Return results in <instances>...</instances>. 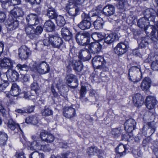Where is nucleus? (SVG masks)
<instances>
[{"label": "nucleus", "instance_id": "f257e3e1", "mask_svg": "<svg viewBox=\"0 0 158 158\" xmlns=\"http://www.w3.org/2000/svg\"><path fill=\"white\" fill-rule=\"evenodd\" d=\"M144 16L139 19L137 22V25L139 27L143 28L147 34H149L150 32L148 31L149 29H151L152 26L149 25V21L154 22L156 17V11L152 9H148L145 10L143 12Z\"/></svg>", "mask_w": 158, "mask_h": 158}, {"label": "nucleus", "instance_id": "f03ea898", "mask_svg": "<svg viewBox=\"0 0 158 158\" xmlns=\"http://www.w3.org/2000/svg\"><path fill=\"white\" fill-rule=\"evenodd\" d=\"M152 27L151 29H148V31L150 32L149 33H150L151 37L147 36L141 38L139 45L141 48L145 47L148 44L151 43L152 41L156 42L158 41V28L156 29L153 26Z\"/></svg>", "mask_w": 158, "mask_h": 158}, {"label": "nucleus", "instance_id": "7ed1b4c3", "mask_svg": "<svg viewBox=\"0 0 158 158\" xmlns=\"http://www.w3.org/2000/svg\"><path fill=\"white\" fill-rule=\"evenodd\" d=\"M48 38L43 40L45 46H48L50 44L54 48H60L63 45V40L58 35H49Z\"/></svg>", "mask_w": 158, "mask_h": 158}, {"label": "nucleus", "instance_id": "20e7f679", "mask_svg": "<svg viewBox=\"0 0 158 158\" xmlns=\"http://www.w3.org/2000/svg\"><path fill=\"white\" fill-rule=\"evenodd\" d=\"M128 75L129 80L133 83H136L140 81L142 78L140 66L138 65L131 67L129 69Z\"/></svg>", "mask_w": 158, "mask_h": 158}, {"label": "nucleus", "instance_id": "39448f33", "mask_svg": "<svg viewBox=\"0 0 158 158\" xmlns=\"http://www.w3.org/2000/svg\"><path fill=\"white\" fill-rule=\"evenodd\" d=\"M90 35L88 32H78L76 35V39L77 43L80 45L86 46L90 42Z\"/></svg>", "mask_w": 158, "mask_h": 158}, {"label": "nucleus", "instance_id": "423d86ee", "mask_svg": "<svg viewBox=\"0 0 158 158\" xmlns=\"http://www.w3.org/2000/svg\"><path fill=\"white\" fill-rule=\"evenodd\" d=\"M93 66L94 68L108 71V69L105 66L106 61L103 57L98 56H95L92 60Z\"/></svg>", "mask_w": 158, "mask_h": 158}, {"label": "nucleus", "instance_id": "0eeeda50", "mask_svg": "<svg viewBox=\"0 0 158 158\" xmlns=\"http://www.w3.org/2000/svg\"><path fill=\"white\" fill-rule=\"evenodd\" d=\"M31 147L35 150H42L44 151H49L50 148L48 144H46L44 140H37L33 141L31 143Z\"/></svg>", "mask_w": 158, "mask_h": 158}, {"label": "nucleus", "instance_id": "6e6552de", "mask_svg": "<svg viewBox=\"0 0 158 158\" xmlns=\"http://www.w3.org/2000/svg\"><path fill=\"white\" fill-rule=\"evenodd\" d=\"M155 56L153 53H151L148 56V61H152L151 68L152 70L155 71L158 70V48H156L154 52ZM149 62H150L149 61Z\"/></svg>", "mask_w": 158, "mask_h": 158}, {"label": "nucleus", "instance_id": "1a4fd4ad", "mask_svg": "<svg viewBox=\"0 0 158 158\" xmlns=\"http://www.w3.org/2000/svg\"><path fill=\"white\" fill-rule=\"evenodd\" d=\"M30 67L33 69V70H36L40 74H46L48 73L50 71L49 65L44 61L41 62L37 67L34 65L32 67H31V66Z\"/></svg>", "mask_w": 158, "mask_h": 158}, {"label": "nucleus", "instance_id": "9d476101", "mask_svg": "<svg viewBox=\"0 0 158 158\" xmlns=\"http://www.w3.org/2000/svg\"><path fill=\"white\" fill-rule=\"evenodd\" d=\"M16 64L15 61L10 58L4 57L0 60V66L2 69H10Z\"/></svg>", "mask_w": 158, "mask_h": 158}, {"label": "nucleus", "instance_id": "9b49d317", "mask_svg": "<svg viewBox=\"0 0 158 158\" xmlns=\"http://www.w3.org/2000/svg\"><path fill=\"white\" fill-rule=\"evenodd\" d=\"M6 25L8 30H13L18 27L19 22L16 18L9 16V17L6 23Z\"/></svg>", "mask_w": 158, "mask_h": 158}, {"label": "nucleus", "instance_id": "f8f14e48", "mask_svg": "<svg viewBox=\"0 0 158 158\" xmlns=\"http://www.w3.org/2000/svg\"><path fill=\"white\" fill-rule=\"evenodd\" d=\"M31 54V50L25 46H22L19 49V56L22 60L26 59Z\"/></svg>", "mask_w": 158, "mask_h": 158}, {"label": "nucleus", "instance_id": "ddd939ff", "mask_svg": "<svg viewBox=\"0 0 158 158\" xmlns=\"http://www.w3.org/2000/svg\"><path fill=\"white\" fill-rule=\"evenodd\" d=\"M65 79L68 86L71 88L74 89L78 86V81L75 76L71 74H68L65 77Z\"/></svg>", "mask_w": 158, "mask_h": 158}, {"label": "nucleus", "instance_id": "4468645a", "mask_svg": "<svg viewBox=\"0 0 158 158\" xmlns=\"http://www.w3.org/2000/svg\"><path fill=\"white\" fill-rule=\"evenodd\" d=\"M63 114L66 118H71L76 115V110L75 109L71 106L66 107L64 110Z\"/></svg>", "mask_w": 158, "mask_h": 158}, {"label": "nucleus", "instance_id": "2eb2a0df", "mask_svg": "<svg viewBox=\"0 0 158 158\" xmlns=\"http://www.w3.org/2000/svg\"><path fill=\"white\" fill-rule=\"evenodd\" d=\"M136 123L132 119H129L127 120L124 123V128L125 131L128 132H131L136 127Z\"/></svg>", "mask_w": 158, "mask_h": 158}, {"label": "nucleus", "instance_id": "dca6fc26", "mask_svg": "<svg viewBox=\"0 0 158 158\" xmlns=\"http://www.w3.org/2000/svg\"><path fill=\"white\" fill-rule=\"evenodd\" d=\"M26 20L29 25H35L39 23L38 16L35 14H31L28 15L26 18Z\"/></svg>", "mask_w": 158, "mask_h": 158}, {"label": "nucleus", "instance_id": "f3484780", "mask_svg": "<svg viewBox=\"0 0 158 158\" xmlns=\"http://www.w3.org/2000/svg\"><path fill=\"white\" fill-rule=\"evenodd\" d=\"M6 75L8 80L14 82L16 81L19 77L18 72L14 70L9 69L6 73Z\"/></svg>", "mask_w": 158, "mask_h": 158}, {"label": "nucleus", "instance_id": "a211bd4d", "mask_svg": "<svg viewBox=\"0 0 158 158\" xmlns=\"http://www.w3.org/2000/svg\"><path fill=\"white\" fill-rule=\"evenodd\" d=\"M115 8L114 6L108 5L105 6L102 9V14L106 16L110 17L115 13Z\"/></svg>", "mask_w": 158, "mask_h": 158}, {"label": "nucleus", "instance_id": "6ab92c4d", "mask_svg": "<svg viewBox=\"0 0 158 158\" xmlns=\"http://www.w3.org/2000/svg\"><path fill=\"white\" fill-rule=\"evenodd\" d=\"M88 45L90 51L92 53H98L101 50L102 45L98 42H92Z\"/></svg>", "mask_w": 158, "mask_h": 158}, {"label": "nucleus", "instance_id": "aec40b11", "mask_svg": "<svg viewBox=\"0 0 158 158\" xmlns=\"http://www.w3.org/2000/svg\"><path fill=\"white\" fill-rule=\"evenodd\" d=\"M78 57L81 60L86 61L90 60L91 56L88 49H83L79 52Z\"/></svg>", "mask_w": 158, "mask_h": 158}, {"label": "nucleus", "instance_id": "412c9836", "mask_svg": "<svg viewBox=\"0 0 158 158\" xmlns=\"http://www.w3.org/2000/svg\"><path fill=\"white\" fill-rule=\"evenodd\" d=\"M24 15V12L22 8L19 7L18 6L13 7L12 10H11L10 12L9 16H10L13 18L22 17Z\"/></svg>", "mask_w": 158, "mask_h": 158}, {"label": "nucleus", "instance_id": "4be33fe9", "mask_svg": "<svg viewBox=\"0 0 158 158\" xmlns=\"http://www.w3.org/2000/svg\"><path fill=\"white\" fill-rule=\"evenodd\" d=\"M115 53L118 55L123 54L127 51V46L123 43H120L117 44L114 48Z\"/></svg>", "mask_w": 158, "mask_h": 158}, {"label": "nucleus", "instance_id": "5701e85b", "mask_svg": "<svg viewBox=\"0 0 158 158\" xmlns=\"http://www.w3.org/2000/svg\"><path fill=\"white\" fill-rule=\"evenodd\" d=\"M156 104L155 98L152 96H148L146 98L145 105L149 109H152L154 108Z\"/></svg>", "mask_w": 158, "mask_h": 158}, {"label": "nucleus", "instance_id": "b1692460", "mask_svg": "<svg viewBox=\"0 0 158 158\" xmlns=\"http://www.w3.org/2000/svg\"><path fill=\"white\" fill-rule=\"evenodd\" d=\"M40 136L41 139L47 143H51L54 139V137L53 135L44 131L41 132Z\"/></svg>", "mask_w": 158, "mask_h": 158}, {"label": "nucleus", "instance_id": "393cba45", "mask_svg": "<svg viewBox=\"0 0 158 158\" xmlns=\"http://www.w3.org/2000/svg\"><path fill=\"white\" fill-rule=\"evenodd\" d=\"M133 101L135 105L137 107L141 106L143 103V96L138 93L133 95Z\"/></svg>", "mask_w": 158, "mask_h": 158}, {"label": "nucleus", "instance_id": "a878e982", "mask_svg": "<svg viewBox=\"0 0 158 158\" xmlns=\"http://www.w3.org/2000/svg\"><path fill=\"white\" fill-rule=\"evenodd\" d=\"M33 26L29 25L25 27V31L27 35L31 39H35L34 28Z\"/></svg>", "mask_w": 158, "mask_h": 158}, {"label": "nucleus", "instance_id": "bb28decb", "mask_svg": "<svg viewBox=\"0 0 158 158\" xmlns=\"http://www.w3.org/2000/svg\"><path fill=\"white\" fill-rule=\"evenodd\" d=\"M151 83V80L148 77H145L143 80L141 85V87L143 90H147L149 88Z\"/></svg>", "mask_w": 158, "mask_h": 158}, {"label": "nucleus", "instance_id": "cd10ccee", "mask_svg": "<svg viewBox=\"0 0 158 158\" xmlns=\"http://www.w3.org/2000/svg\"><path fill=\"white\" fill-rule=\"evenodd\" d=\"M102 152V150L99 149L95 146H92L88 148L87 151L88 155L90 156L94 155L95 153L101 154Z\"/></svg>", "mask_w": 158, "mask_h": 158}, {"label": "nucleus", "instance_id": "c85d7f7f", "mask_svg": "<svg viewBox=\"0 0 158 158\" xmlns=\"http://www.w3.org/2000/svg\"><path fill=\"white\" fill-rule=\"evenodd\" d=\"M126 150L125 146L123 144H120L115 148V151L117 153V155L120 157L125 155Z\"/></svg>", "mask_w": 158, "mask_h": 158}, {"label": "nucleus", "instance_id": "c756f323", "mask_svg": "<svg viewBox=\"0 0 158 158\" xmlns=\"http://www.w3.org/2000/svg\"><path fill=\"white\" fill-rule=\"evenodd\" d=\"M46 15L51 19H56L58 15L54 8L52 7L49 8L47 10Z\"/></svg>", "mask_w": 158, "mask_h": 158}, {"label": "nucleus", "instance_id": "7c9ffc66", "mask_svg": "<svg viewBox=\"0 0 158 158\" xmlns=\"http://www.w3.org/2000/svg\"><path fill=\"white\" fill-rule=\"evenodd\" d=\"M44 27L46 31L51 32L54 31L55 29V25L52 22L49 20L45 23Z\"/></svg>", "mask_w": 158, "mask_h": 158}, {"label": "nucleus", "instance_id": "2f4dec72", "mask_svg": "<svg viewBox=\"0 0 158 158\" xmlns=\"http://www.w3.org/2000/svg\"><path fill=\"white\" fill-rule=\"evenodd\" d=\"M117 35L115 33H111L108 35L105 38V42L108 44H110L113 43L115 40Z\"/></svg>", "mask_w": 158, "mask_h": 158}, {"label": "nucleus", "instance_id": "473e14b6", "mask_svg": "<svg viewBox=\"0 0 158 158\" xmlns=\"http://www.w3.org/2000/svg\"><path fill=\"white\" fill-rule=\"evenodd\" d=\"M91 26L90 21H81L78 25V27L81 29L85 30L89 29Z\"/></svg>", "mask_w": 158, "mask_h": 158}, {"label": "nucleus", "instance_id": "72a5a7b5", "mask_svg": "<svg viewBox=\"0 0 158 158\" xmlns=\"http://www.w3.org/2000/svg\"><path fill=\"white\" fill-rule=\"evenodd\" d=\"M1 5L3 9L9 10L13 7V6L9 0H0Z\"/></svg>", "mask_w": 158, "mask_h": 158}, {"label": "nucleus", "instance_id": "f704fd0d", "mask_svg": "<svg viewBox=\"0 0 158 158\" xmlns=\"http://www.w3.org/2000/svg\"><path fill=\"white\" fill-rule=\"evenodd\" d=\"M19 93V89L18 85L15 83H13L10 91V94L12 96L15 97L18 96Z\"/></svg>", "mask_w": 158, "mask_h": 158}, {"label": "nucleus", "instance_id": "c9c22d12", "mask_svg": "<svg viewBox=\"0 0 158 158\" xmlns=\"http://www.w3.org/2000/svg\"><path fill=\"white\" fill-rule=\"evenodd\" d=\"M8 136L5 132L0 131V146H4L6 144Z\"/></svg>", "mask_w": 158, "mask_h": 158}, {"label": "nucleus", "instance_id": "e433bc0d", "mask_svg": "<svg viewBox=\"0 0 158 158\" xmlns=\"http://www.w3.org/2000/svg\"><path fill=\"white\" fill-rule=\"evenodd\" d=\"M25 121L28 124L35 125L38 123V120L36 116H32L26 118Z\"/></svg>", "mask_w": 158, "mask_h": 158}, {"label": "nucleus", "instance_id": "4c0bfd02", "mask_svg": "<svg viewBox=\"0 0 158 158\" xmlns=\"http://www.w3.org/2000/svg\"><path fill=\"white\" fill-rule=\"evenodd\" d=\"M93 25L94 28L97 30L102 29L103 27V22L102 19L101 18H98L97 19L93 22Z\"/></svg>", "mask_w": 158, "mask_h": 158}, {"label": "nucleus", "instance_id": "58836bf2", "mask_svg": "<svg viewBox=\"0 0 158 158\" xmlns=\"http://www.w3.org/2000/svg\"><path fill=\"white\" fill-rule=\"evenodd\" d=\"M73 65L74 69L78 71H81L83 69V65L79 60H74L73 62Z\"/></svg>", "mask_w": 158, "mask_h": 158}, {"label": "nucleus", "instance_id": "ea45409f", "mask_svg": "<svg viewBox=\"0 0 158 158\" xmlns=\"http://www.w3.org/2000/svg\"><path fill=\"white\" fill-rule=\"evenodd\" d=\"M41 114L43 116H48L53 114V111L49 107L45 106L44 109L41 110Z\"/></svg>", "mask_w": 158, "mask_h": 158}, {"label": "nucleus", "instance_id": "a19ab883", "mask_svg": "<svg viewBox=\"0 0 158 158\" xmlns=\"http://www.w3.org/2000/svg\"><path fill=\"white\" fill-rule=\"evenodd\" d=\"M80 6H75L74 7L70 8L68 11L70 15L75 16L77 15L81 10Z\"/></svg>", "mask_w": 158, "mask_h": 158}, {"label": "nucleus", "instance_id": "79ce46f5", "mask_svg": "<svg viewBox=\"0 0 158 158\" xmlns=\"http://www.w3.org/2000/svg\"><path fill=\"white\" fill-rule=\"evenodd\" d=\"M7 126L8 128L11 130H14L15 128H19V125L16 123L12 119H10L8 120L7 123Z\"/></svg>", "mask_w": 158, "mask_h": 158}, {"label": "nucleus", "instance_id": "37998d69", "mask_svg": "<svg viewBox=\"0 0 158 158\" xmlns=\"http://www.w3.org/2000/svg\"><path fill=\"white\" fill-rule=\"evenodd\" d=\"M56 22L57 25L60 27H63L65 23V21L64 17L59 15L56 18Z\"/></svg>", "mask_w": 158, "mask_h": 158}, {"label": "nucleus", "instance_id": "c03bdc74", "mask_svg": "<svg viewBox=\"0 0 158 158\" xmlns=\"http://www.w3.org/2000/svg\"><path fill=\"white\" fill-rule=\"evenodd\" d=\"M44 154L43 153H39L37 151L31 153L29 155V158H43Z\"/></svg>", "mask_w": 158, "mask_h": 158}, {"label": "nucleus", "instance_id": "a18cd8bd", "mask_svg": "<svg viewBox=\"0 0 158 158\" xmlns=\"http://www.w3.org/2000/svg\"><path fill=\"white\" fill-rule=\"evenodd\" d=\"M8 85V81L3 80L1 77L0 78V90H4Z\"/></svg>", "mask_w": 158, "mask_h": 158}, {"label": "nucleus", "instance_id": "49530a36", "mask_svg": "<svg viewBox=\"0 0 158 158\" xmlns=\"http://www.w3.org/2000/svg\"><path fill=\"white\" fill-rule=\"evenodd\" d=\"M121 129L120 128H114L112 130L111 133L112 136L114 137H118L121 134Z\"/></svg>", "mask_w": 158, "mask_h": 158}, {"label": "nucleus", "instance_id": "de8ad7c7", "mask_svg": "<svg viewBox=\"0 0 158 158\" xmlns=\"http://www.w3.org/2000/svg\"><path fill=\"white\" fill-rule=\"evenodd\" d=\"M16 68L20 72L21 71H24L25 72L28 69L27 66L25 64H19L17 65Z\"/></svg>", "mask_w": 158, "mask_h": 158}, {"label": "nucleus", "instance_id": "09e8293b", "mask_svg": "<svg viewBox=\"0 0 158 158\" xmlns=\"http://www.w3.org/2000/svg\"><path fill=\"white\" fill-rule=\"evenodd\" d=\"M30 87L31 90L35 91L36 94H37V92L39 90L40 87L37 82H33L31 85Z\"/></svg>", "mask_w": 158, "mask_h": 158}, {"label": "nucleus", "instance_id": "8fccbe9b", "mask_svg": "<svg viewBox=\"0 0 158 158\" xmlns=\"http://www.w3.org/2000/svg\"><path fill=\"white\" fill-rule=\"evenodd\" d=\"M35 39L36 38L38 35L41 34L43 31L42 27L40 26H38L36 29H34Z\"/></svg>", "mask_w": 158, "mask_h": 158}, {"label": "nucleus", "instance_id": "3c124183", "mask_svg": "<svg viewBox=\"0 0 158 158\" xmlns=\"http://www.w3.org/2000/svg\"><path fill=\"white\" fill-rule=\"evenodd\" d=\"M18 96L20 98H24L25 99H27L29 98V95L28 92L26 91H23L21 93H19Z\"/></svg>", "mask_w": 158, "mask_h": 158}, {"label": "nucleus", "instance_id": "603ef678", "mask_svg": "<svg viewBox=\"0 0 158 158\" xmlns=\"http://www.w3.org/2000/svg\"><path fill=\"white\" fill-rule=\"evenodd\" d=\"M80 98L82 100L83 97L84 96L86 93V87L82 85L81 86V89L80 91Z\"/></svg>", "mask_w": 158, "mask_h": 158}, {"label": "nucleus", "instance_id": "864d4df0", "mask_svg": "<svg viewBox=\"0 0 158 158\" xmlns=\"http://www.w3.org/2000/svg\"><path fill=\"white\" fill-rule=\"evenodd\" d=\"M61 34L62 36L68 35L71 33L69 30L66 28H62L61 31Z\"/></svg>", "mask_w": 158, "mask_h": 158}, {"label": "nucleus", "instance_id": "5fc2aeb1", "mask_svg": "<svg viewBox=\"0 0 158 158\" xmlns=\"http://www.w3.org/2000/svg\"><path fill=\"white\" fill-rule=\"evenodd\" d=\"M82 20L83 21H90V18L88 14L83 13L81 15Z\"/></svg>", "mask_w": 158, "mask_h": 158}, {"label": "nucleus", "instance_id": "6e6d98bb", "mask_svg": "<svg viewBox=\"0 0 158 158\" xmlns=\"http://www.w3.org/2000/svg\"><path fill=\"white\" fill-rule=\"evenodd\" d=\"M118 1V7L121 9H123L125 5L126 0H119Z\"/></svg>", "mask_w": 158, "mask_h": 158}, {"label": "nucleus", "instance_id": "4d7b16f0", "mask_svg": "<svg viewBox=\"0 0 158 158\" xmlns=\"http://www.w3.org/2000/svg\"><path fill=\"white\" fill-rule=\"evenodd\" d=\"M44 45H45L44 44L43 41H40L38 42L36 44V48L39 50L43 49Z\"/></svg>", "mask_w": 158, "mask_h": 158}, {"label": "nucleus", "instance_id": "13d9d810", "mask_svg": "<svg viewBox=\"0 0 158 158\" xmlns=\"http://www.w3.org/2000/svg\"><path fill=\"white\" fill-rule=\"evenodd\" d=\"M6 18V15L5 13L0 12V23L3 22Z\"/></svg>", "mask_w": 158, "mask_h": 158}, {"label": "nucleus", "instance_id": "bf43d9fd", "mask_svg": "<svg viewBox=\"0 0 158 158\" xmlns=\"http://www.w3.org/2000/svg\"><path fill=\"white\" fill-rule=\"evenodd\" d=\"M130 137V135L128 133H126L124 134H122V139L126 141L128 140Z\"/></svg>", "mask_w": 158, "mask_h": 158}, {"label": "nucleus", "instance_id": "052dcab7", "mask_svg": "<svg viewBox=\"0 0 158 158\" xmlns=\"http://www.w3.org/2000/svg\"><path fill=\"white\" fill-rule=\"evenodd\" d=\"M29 76L27 75H24L22 80L23 83H25L29 81Z\"/></svg>", "mask_w": 158, "mask_h": 158}, {"label": "nucleus", "instance_id": "680f3d73", "mask_svg": "<svg viewBox=\"0 0 158 158\" xmlns=\"http://www.w3.org/2000/svg\"><path fill=\"white\" fill-rule=\"evenodd\" d=\"M92 39L94 41H98V32H94L91 35Z\"/></svg>", "mask_w": 158, "mask_h": 158}, {"label": "nucleus", "instance_id": "e2e57ef3", "mask_svg": "<svg viewBox=\"0 0 158 158\" xmlns=\"http://www.w3.org/2000/svg\"><path fill=\"white\" fill-rule=\"evenodd\" d=\"M72 34L71 33L69 34V35H64L62 36L65 41H69L71 39L72 37Z\"/></svg>", "mask_w": 158, "mask_h": 158}, {"label": "nucleus", "instance_id": "0e129e2a", "mask_svg": "<svg viewBox=\"0 0 158 158\" xmlns=\"http://www.w3.org/2000/svg\"><path fill=\"white\" fill-rule=\"evenodd\" d=\"M0 112L2 113L3 116H4L6 114V110L3 106L1 104H0Z\"/></svg>", "mask_w": 158, "mask_h": 158}, {"label": "nucleus", "instance_id": "69168bd1", "mask_svg": "<svg viewBox=\"0 0 158 158\" xmlns=\"http://www.w3.org/2000/svg\"><path fill=\"white\" fill-rule=\"evenodd\" d=\"M15 111L19 113L23 114L26 113V109H17L15 110Z\"/></svg>", "mask_w": 158, "mask_h": 158}, {"label": "nucleus", "instance_id": "338daca9", "mask_svg": "<svg viewBox=\"0 0 158 158\" xmlns=\"http://www.w3.org/2000/svg\"><path fill=\"white\" fill-rule=\"evenodd\" d=\"M9 1L11 2V3L13 6L15 5L18 4L20 3L19 0H9Z\"/></svg>", "mask_w": 158, "mask_h": 158}, {"label": "nucleus", "instance_id": "774afa93", "mask_svg": "<svg viewBox=\"0 0 158 158\" xmlns=\"http://www.w3.org/2000/svg\"><path fill=\"white\" fill-rule=\"evenodd\" d=\"M35 107L34 106H29L28 108L27 109H26V113H31L34 110Z\"/></svg>", "mask_w": 158, "mask_h": 158}]
</instances>
